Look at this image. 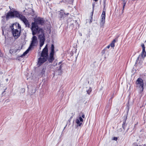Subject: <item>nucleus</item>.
I'll return each mask as SVG.
<instances>
[{"label":"nucleus","mask_w":146,"mask_h":146,"mask_svg":"<svg viewBox=\"0 0 146 146\" xmlns=\"http://www.w3.org/2000/svg\"><path fill=\"white\" fill-rule=\"evenodd\" d=\"M135 84L137 88L139 90L140 93L142 92L143 90L144 82L143 80L140 78H138Z\"/></svg>","instance_id":"39448f33"},{"label":"nucleus","mask_w":146,"mask_h":146,"mask_svg":"<svg viewBox=\"0 0 146 146\" xmlns=\"http://www.w3.org/2000/svg\"><path fill=\"white\" fill-rule=\"evenodd\" d=\"M145 42H146V40H145Z\"/></svg>","instance_id":"473e14b6"},{"label":"nucleus","mask_w":146,"mask_h":146,"mask_svg":"<svg viewBox=\"0 0 146 146\" xmlns=\"http://www.w3.org/2000/svg\"><path fill=\"white\" fill-rule=\"evenodd\" d=\"M141 46L142 48V50H145V45L144 44H142L141 45Z\"/></svg>","instance_id":"6ab92c4d"},{"label":"nucleus","mask_w":146,"mask_h":146,"mask_svg":"<svg viewBox=\"0 0 146 146\" xmlns=\"http://www.w3.org/2000/svg\"><path fill=\"white\" fill-rule=\"evenodd\" d=\"M93 11H94V10H93V11H92V16L93 14Z\"/></svg>","instance_id":"cd10ccee"},{"label":"nucleus","mask_w":146,"mask_h":146,"mask_svg":"<svg viewBox=\"0 0 146 146\" xmlns=\"http://www.w3.org/2000/svg\"><path fill=\"white\" fill-rule=\"evenodd\" d=\"M62 67V65H60L59 68L58 69V70H60L61 69Z\"/></svg>","instance_id":"4be33fe9"},{"label":"nucleus","mask_w":146,"mask_h":146,"mask_svg":"<svg viewBox=\"0 0 146 146\" xmlns=\"http://www.w3.org/2000/svg\"><path fill=\"white\" fill-rule=\"evenodd\" d=\"M146 56V52L145 50H142L141 55H139L136 60L137 63H139L142 61Z\"/></svg>","instance_id":"6e6552de"},{"label":"nucleus","mask_w":146,"mask_h":146,"mask_svg":"<svg viewBox=\"0 0 146 146\" xmlns=\"http://www.w3.org/2000/svg\"><path fill=\"white\" fill-rule=\"evenodd\" d=\"M125 4H126V3L125 2H124L123 3V9L125 5Z\"/></svg>","instance_id":"393cba45"},{"label":"nucleus","mask_w":146,"mask_h":146,"mask_svg":"<svg viewBox=\"0 0 146 146\" xmlns=\"http://www.w3.org/2000/svg\"><path fill=\"white\" fill-rule=\"evenodd\" d=\"M92 91L91 88H90L87 91V93L89 94Z\"/></svg>","instance_id":"aec40b11"},{"label":"nucleus","mask_w":146,"mask_h":146,"mask_svg":"<svg viewBox=\"0 0 146 146\" xmlns=\"http://www.w3.org/2000/svg\"><path fill=\"white\" fill-rule=\"evenodd\" d=\"M38 39L39 41L40 48H41L43 46L45 40V37L43 29H40L39 31V34H38Z\"/></svg>","instance_id":"20e7f679"},{"label":"nucleus","mask_w":146,"mask_h":146,"mask_svg":"<svg viewBox=\"0 0 146 146\" xmlns=\"http://www.w3.org/2000/svg\"><path fill=\"white\" fill-rule=\"evenodd\" d=\"M139 146H141V145H139Z\"/></svg>","instance_id":"72a5a7b5"},{"label":"nucleus","mask_w":146,"mask_h":146,"mask_svg":"<svg viewBox=\"0 0 146 146\" xmlns=\"http://www.w3.org/2000/svg\"><path fill=\"white\" fill-rule=\"evenodd\" d=\"M61 64V62H59V63L58 64L59 65V64Z\"/></svg>","instance_id":"c85d7f7f"},{"label":"nucleus","mask_w":146,"mask_h":146,"mask_svg":"<svg viewBox=\"0 0 146 146\" xmlns=\"http://www.w3.org/2000/svg\"><path fill=\"white\" fill-rule=\"evenodd\" d=\"M35 22L36 23L42 25L44 23V21L43 18L38 17L36 19Z\"/></svg>","instance_id":"9d476101"},{"label":"nucleus","mask_w":146,"mask_h":146,"mask_svg":"<svg viewBox=\"0 0 146 146\" xmlns=\"http://www.w3.org/2000/svg\"><path fill=\"white\" fill-rule=\"evenodd\" d=\"M133 145L134 146H137V144L136 143H134Z\"/></svg>","instance_id":"a878e982"},{"label":"nucleus","mask_w":146,"mask_h":146,"mask_svg":"<svg viewBox=\"0 0 146 146\" xmlns=\"http://www.w3.org/2000/svg\"><path fill=\"white\" fill-rule=\"evenodd\" d=\"M126 119H127V117H126L125 118V119L124 120V121H123V123L122 124V127H125V124L126 120Z\"/></svg>","instance_id":"f3484780"},{"label":"nucleus","mask_w":146,"mask_h":146,"mask_svg":"<svg viewBox=\"0 0 146 146\" xmlns=\"http://www.w3.org/2000/svg\"><path fill=\"white\" fill-rule=\"evenodd\" d=\"M117 138L116 137H114L113 138V140H114L116 141L117 140Z\"/></svg>","instance_id":"5701e85b"},{"label":"nucleus","mask_w":146,"mask_h":146,"mask_svg":"<svg viewBox=\"0 0 146 146\" xmlns=\"http://www.w3.org/2000/svg\"><path fill=\"white\" fill-rule=\"evenodd\" d=\"M106 12L105 11H103L101 15L102 19L101 21V24L103 25L105 22Z\"/></svg>","instance_id":"9b49d317"},{"label":"nucleus","mask_w":146,"mask_h":146,"mask_svg":"<svg viewBox=\"0 0 146 146\" xmlns=\"http://www.w3.org/2000/svg\"><path fill=\"white\" fill-rule=\"evenodd\" d=\"M21 90L22 93H23L25 92V89L24 88H22Z\"/></svg>","instance_id":"412c9836"},{"label":"nucleus","mask_w":146,"mask_h":146,"mask_svg":"<svg viewBox=\"0 0 146 146\" xmlns=\"http://www.w3.org/2000/svg\"><path fill=\"white\" fill-rule=\"evenodd\" d=\"M82 118V117L83 118H85V115L84 114H82V117H81Z\"/></svg>","instance_id":"b1692460"},{"label":"nucleus","mask_w":146,"mask_h":146,"mask_svg":"<svg viewBox=\"0 0 146 146\" xmlns=\"http://www.w3.org/2000/svg\"><path fill=\"white\" fill-rule=\"evenodd\" d=\"M60 15L61 18L64 17L65 16V14L62 11H61Z\"/></svg>","instance_id":"4468645a"},{"label":"nucleus","mask_w":146,"mask_h":146,"mask_svg":"<svg viewBox=\"0 0 146 146\" xmlns=\"http://www.w3.org/2000/svg\"><path fill=\"white\" fill-rule=\"evenodd\" d=\"M38 42L37 37L34 35L31 38V41L30 45V48H33L35 46H37Z\"/></svg>","instance_id":"0eeeda50"},{"label":"nucleus","mask_w":146,"mask_h":146,"mask_svg":"<svg viewBox=\"0 0 146 146\" xmlns=\"http://www.w3.org/2000/svg\"><path fill=\"white\" fill-rule=\"evenodd\" d=\"M50 49L51 51L50 53L54 54V46L53 44H52Z\"/></svg>","instance_id":"ddd939ff"},{"label":"nucleus","mask_w":146,"mask_h":146,"mask_svg":"<svg viewBox=\"0 0 146 146\" xmlns=\"http://www.w3.org/2000/svg\"><path fill=\"white\" fill-rule=\"evenodd\" d=\"M31 48H30V47L23 53L22 55L23 56H25L26 54H27L29 52V51L31 49Z\"/></svg>","instance_id":"2eb2a0df"},{"label":"nucleus","mask_w":146,"mask_h":146,"mask_svg":"<svg viewBox=\"0 0 146 146\" xmlns=\"http://www.w3.org/2000/svg\"><path fill=\"white\" fill-rule=\"evenodd\" d=\"M8 80V79H7V81Z\"/></svg>","instance_id":"2f4dec72"},{"label":"nucleus","mask_w":146,"mask_h":146,"mask_svg":"<svg viewBox=\"0 0 146 146\" xmlns=\"http://www.w3.org/2000/svg\"><path fill=\"white\" fill-rule=\"evenodd\" d=\"M69 13H67L66 14L67 15H68L69 14Z\"/></svg>","instance_id":"7c9ffc66"},{"label":"nucleus","mask_w":146,"mask_h":146,"mask_svg":"<svg viewBox=\"0 0 146 146\" xmlns=\"http://www.w3.org/2000/svg\"><path fill=\"white\" fill-rule=\"evenodd\" d=\"M48 57V49L47 45L46 44L41 52L40 57L38 58L37 65L38 66L41 65L46 61Z\"/></svg>","instance_id":"f03ea898"},{"label":"nucleus","mask_w":146,"mask_h":146,"mask_svg":"<svg viewBox=\"0 0 146 146\" xmlns=\"http://www.w3.org/2000/svg\"><path fill=\"white\" fill-rule=\"evenodd\" d=\"M13 36L15 38H17L20 35L21 31V27L18 23L13 24L11 27Z\"/></svg>","instance_id":"7ed1b4c3"},{"label":"nucleus","mask_w":146,"mask_h":146,"mask_svg":"<svg viewBox=\"0 0 146 146\" xmlns=\"http://www.w3.org/2000/svg\"><path fill=\"white\" fill-rule=\"evenodd\" d=\"M115 40H114L111 42V43L110 44V46L112 47H114L115 46Z\"/></svg>","instance_id":"dca6fc26"},{"label":"nucleus","mask_w":146,"mask_h":146,"mask_svg":"<svg viewBox=\"0 0 146 146\" xmlns=\"http://www.w3.org/2000/svg\"><path fill=\"white\" fill-rule=\"evenodd\" d=\"M110 45H108L107 47V48H110Z\"/></svg>","instance_id":"bb28decb"},{"label":"nucleus","mask_w":146,"mask_h":146,"mask_svg":"<svg viewBox=\"0 0 146 146\" xmlns=\"http://www.w3.org/2000/svg\"><path fill=\"white\" fill-rule=\"evenodd\" d=\"M40 29H42V28H39L37 24L34 22L32 23L31 30L32 32V34L34 35L37 34H39V30Z\"/></svg>","instance_id":"423d86ee"},{"label":"nucleus","mask_w":146,"mask_h":146,"mask_svg":"<svg viewBox=\"0 0 146 146\" xmlns=\"http://www.w3.org/2000/svg\"><path fill=\"white\" fill-rule=\"evenodd\" d=\"M15 17H18L25 24L26 26L29 27L30 25L28 22V20L24 16L19 13L16 11L13 12H9L7 14L6 18H13Z\"/></svg>","instance_id":"f257e3e1"},{"label":"nucleus","mask_w":146,"mask_h":146,"mask_svg":"<svg viewBox=\"0 0 146 146\" xmlns=\"http://www.w3.org/2000/svg\"><path fill=\"white\" fill-rule=\"evenodd\" d=\"M54 54L50 53L49 55V57L48 59V61L50 62H52L54 60V57L53 56Z\"/></svg>","instance_id":"f8f14e48"},{"label":"nucleus","mask_w":146,"mask_h":146,"mask_svg":"<svg viewBox=\"0 0 146 146\" xmlns=\"http://www.w3.org/2000/svg\"><path fill=\"white\" fill-rule=\"evenodd\" d=\"M76 122L77 124V126L78 127H80L82 123L83 119L81 117H80L76 119Z\"/></svg>","instance_id":"1a4fd4ad"},{"label":"nucleus","mask_w":146,"mask_h":146,"mask_svg":"<svg viewBox=\"0 0 146 146\" xmlns=\"http://www.w3.org/2000/svg\"><path fill=\"white\" fill-rule=\"evenodd\" d=\"M94 0L96 2L97 1H98V0Z\"/></svg>","instance_id":"c756f323"},{"label":"nucleus","mask_w":146,"mask_h":146,"mask_svg":"<svg viewBox=\"0 0 146 146\" xmlns=\"http://www.w3.org/2000/svg\"><path fill=\"white\" fill-rule=\"evenodd\" d=\"M15 50L12 49H11L9 50L10 53L11 54L13 53L14 52H15Z\"/></svg>","instance_id":"a211bd4d"}]
</instances>
